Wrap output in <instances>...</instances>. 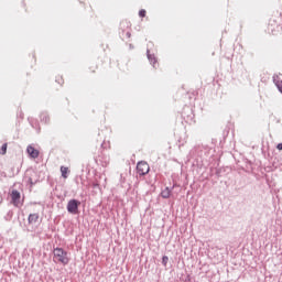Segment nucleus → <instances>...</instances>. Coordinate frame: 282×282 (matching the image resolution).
I'll use <instances>...</instances> for the list:
<instances>
[{"label": "nucleus", "instance_id": "8", "mask_svg": "<svg viewBox=\"0 0 282 282\" xmlns=\"http://www.w3.org/2000/svg\"><path fill=\"white\" fill-rule=\"evenodd\" d=\"M161 197H163V199H169L171 197V189L169 187L164 188L161 193Z\"/></svg>", "mask_w": 282, "mask_h": 282}, {"label": "nucleus", "instance_id": "7", "mask_svg": "<svg viewBox=\"0 0 282 282\" xmlns=\"http://www.w3.org/2000/svg\"><path fill=\"white\" fill-rule=\"evenodd\" d=\"M28 221L29 224H36L39 221V214H30Z\"/></svg>", "mask_w": 282, "mask_h": 282}, {"label": "nucleus", "instance_id": "14", "mask_svg": "<svg viewBox=\"0 0 282 282\" xmlns=\"http://www.w3.org/2000/svg\"><path fill=\"white\" fill-rule=\"evenodd\" d=\"M276 149H278L279 151H282V143H279V144L276 145Z\"/></svg>", "mask_w": 282, "mask_h": 282}, {"label": "nucleus", "instance_id": "13", "mask_svg": "<svg viewBox=\"0 0 282 282\" xmlns=\"http://www.w3.org/2000/svg\"><path fill=\"white\" fill-rule=\"evenodd\" d=\"M166 263H169V258L166 256H163L162 258V264L166 265Z\"/></svg>", "mask_w": 282, "mask_h": 282}, {"label": "nucleus", "instance_id": "1", "mask_svg": "<svg viewBox=\"0 0 282 282\" xmlns=\"http://www.w3.org/2000/svg\"><path fill=\"white\" fill-rule=\"evenodd\" d=\"M55 263H63V265H67L69 263V258L67 257V251H64L63 248H56L53 251Z\"/></svg>", "mask_w": 282, "mask_h": 282}, {"label": "nucleus", "instance_id": "11", "mask_svg": "<svg viewBox=\"0 0 282 282\" xmlns=\"http://www.w3.org/2000/svg\"><path fill=\"white\" fill-rule=\"evenodd\" d=\"M7 153H8V143H4L0 148V155H6Z\"/></svg>", "mask_w": 282, "mask_h": 282}, {"label": "nucleus", "instance_id": "10", "mask_svg": "<svg viewBox=\"0 0 282 282\" xmlns=\"http://www.w3.org/2000/svg\"><path fill=\"white\" fill-rule=\"evenodd\" d=\"M61 173H62V177L64 180H67V173H69V167L61 166Z\"/></svg>", "mask_w": 282, "mask_h": 282}, {"label": "nucleus", "instance_id": "15", "mask_svg": "<svg viewBox=\"0 0 282 282\" xmlns=\"http://www.w3.org/2000/svg\"><path fill=\"white\" fill-rule=\"evenodd\" d=\"M126 36H127L128 39H131V32H127V33H126Z\"/></svg>", "mask_w": 282, "mask_h": 282}, {"label": "nucleus", "instance_id": "12", "mask_svg": "<svg viewBox=\"0 0 282 282\" xmlns=\"http://www.w3.org/2000/svg\"><path fill=\"white\" fill-rule=\"evenodd\" d=\"M139 17H141L142 19H143V17H147V10L141 9V10L139 11Z\"/></svg>", "mask_w": 282, "mask_h": 282}, {"label": "nucleus", "instance_id": "6", "mask_svg": "<svg viewBox=\"0 0 282 282\" xmlns=\"http://www.w3.org/2000/svg\"><path fill=\"white\" fill-rule=\"evenodd\" d=\"M273 83L278 87L280 94H282V79H281V76L274 75L273 76Z\"/></svg>", "mask_w": 282, "mask_h": 282}, {"label": "nucleus", "instance_id": "2", "mask_svg": "<svg viewBox=\"0 0 282 282\" xmlns=\"http://www.w3.org/2000/svg\"><path fill=\"white\" fill-rule=\"evenodd\" d=\"M78 206H80L79 200L70 199L67 204V212L70 213V215H78Z\"/></svg>", "mask_w": 282, "mask_h": 282}, {"label": "nucleus", "instance_id": "4", "mask_svg": "<svg viewBox=\"0 0 282 282\" xmlns=\"http://www.w3.org/2000/svg\"><path fill=\"white\" fill-rule=\"evenodd\" d=\"M11 202L13 204V206H21V193L17 189H13L11 192Z\"/></svg>", "mask_w": 282, "mask_h": 282}, {"label": "nucleus", "instance_id": "3", "mask_svg": "<svg viewBox=\"0 0 282 282\" xmlns=\"http://www.w3.org/2000/svg\"><path fill=\"white\" fill-rule=\"evenodd\" d=\"M150 167H149V163L144 162V161H140L137 164V172L139 173V175H147V173H149Z\"/></svg>", "mask_w": 282, "mask_h": 282}, {"label": "nucleus", "instance_id": "5", "mask_svg": "<svg viewBox=\"0 0 282 282\" xmlns=\"http://www.w3.org/2000/svg\"><path fill=\"white\" fill-rule=\"evenodd\" d=\"M26 153H29L30 158H32L33 160H36V158H39L40 152L39 150L34 149V147L29 145L26 148Z\"/></svg>", "mask_w": 282, "mask_h": 282}, {"label": "nucleus", "instance_id": "9", "mask_svg": "<svg viewBox=\"0 0 282 282\" xmlns=\"http://www.w3.org/2000/svg\"><path fill=\"white\" fill-rule=\"evenodd\" d=\"M147 54H148V61H150V63L152 65H155V63H158V59L155 58V55H151V52L149 50L147 51Z\"/></svg>", "mask_w": 282, "mask_h": 282}, {"label": "nucleus", "instance_id": "16", "mask_svg": "<svg viewBox=\"0 0 282 282\" xmlns=\"http://www.w3.org/2000/svg\"><path fill=\"white\" fill-rule=\"evenodd\" d=\"M97 186H98V183H94V184H93V187H94V188H97Z\"/></svg>", "mask_w": 282, "mask_h": 282}]
</instances>
